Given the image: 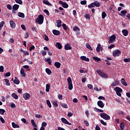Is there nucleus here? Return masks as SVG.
Instances as JSON below:
<instances>
[{
  "label": "nucleus",
  "mask_w": 130,
  "mask_h": 130,
  "mask_svg": "<svg viewBox=\"0 0 130 130\" xmlns=\"http://www.w3.org/2000/svg\"><path fill=\"white\" fill-rule=\"evenodd\" d=\"M45 61L48 62V64L50 66L52 65V59L50 58H45Z\"/></svg>",
  "instance_id": "21"
},
{
  "label": "nucleus",
  "mask_w": 130,
  "mask_h": 130,
  "mask_svg": "<svg viewBox=\"0 0 130 130\" xmlns=\"http://www.w3.org/2000/svg\"><path fill=\"white\" fill-rule=\"evenodd\" d=\"M61 121H62V122L63 123L66 124L67 125H71L72 124L71 123H70L68 120H67L66 118L62 117L61 118Z\"/></svg>",
  "instance_id": "11"
},
{
  "label": "nucleus",
  "mask_w": 130,
  "mask_h": 130,
  "mask_svg": "<svg viewBox=\"0 0 130 130\" xmlns=\"http://www.w3.org/2000/svg\"><path fill=\"white\" fill-rule=\"evenodd\" d=\"M121 54V52L119 49H116L113 51V56L116 58L119 57Z\"/></svg>",
  "instance_id": "4"
},
{
  "label": "nucleus",
  "mask_w": 130,
  "mask_h": 130,
  "mask_svg": "<svg viewBox=\"0 0 130 130\" xmlns=\"http://www.w3.org/2000/svg\"><path fill=\"white\" fill-rule=\"evenodd\" d=\"M23 98L24 100H29V98H31V95L29 93H24Z\"/></svg>",
  "instance_id": "9"
},
{
  "label": "nucleus",
  "mask_w": 130,
  "mask_h": 130,
  "mask_svg": "<svg viewBox=\"0 0 130 130\" xmlns=\"http://www.w3.org/2000/svg\"><path fill=\"white\" fill-rule=\"evenodd\" d=\"M98 99H99V100H105V97L102 96H100Z\"/></svg>",
  "instance_id": "58"
},
{
  "label": "nucleus",
  "mask_w": 130,
  "mask_h": 130,
  "mask_svg": "<svg viewBox=\"0 0 130 130\" xmlns=\"http://www.w3.org/2000/svg\"><path fill=\"white\" fill-rule=\"evenodd\" d=\"M4 67L3 66H0V72L4 73Z\"/></svg>",
  "instance_id": "49"
},
{
  "label": "nucleus",
  "mask_w": 130,
  "mask_h": 130,
  "mask_svg": "<svg viewBox=\"0 0 130 130\" xmlns=\"http://www.w3.org/2000/svg\"><path fill=\"white\" fill-rule=\"evenodd\" d=\"M119 85V82L118 81H115V82H113L112 86H116Z\"/></svg>",
  "instance_id": "48"
},
{
  "label": "nucleus",
  "mask_w": 130,
  "mask_h": 130,
  "mask_svg": "<svg viewBox=\"0 0 130 130\" xmlns=\"http://www.w3.org/2000/svg\"><path fill=\"white\" fill-rule=\"evenodd\" d=\"M73 31L74 32H77L78 31H80V28H79L78 26H75L73 28Z\"/></svg>",
  "instance_id": "37"
},
{
  "label": "nucleus",
  "mask_w": 130,
  "mask_h": 130,
  "mask_svg": "<svg viewBox=\"0 0 130 130\" xmlns=\"http://www.w3.org/2000/svg\"><path fill=\"white\" fill-rule=\"evenodd\" d=\"M43 4H44L45 5H46L47 6H52V4H50L48 1L47 0H44L43 1Z\"/></svg>",
  "instance_id": "23"
},
{
  "label": "nucleus",
  "mask_w": 130,
  "mask_h": 130,
  "mask_svg": "<svg viewBox=\"0 0 130 130\" xmlns=\"http://www.w3.org/2000/svg\"><path fill=\"white\" fill-rule=\"evenodd\" d=\"M101 123H102V124L104 125V126L107 125V123L106 122L104 121L103 120H101Z\"/></svg>",
  "instance_id": "52"
},
{
  "label": "nucleus",
  "mask_w": 130,
  "mask_h": 130,
  "mask_svg": "<svg viewBox=\"0 0 130 130\" xmlns=\"http://www.w3.org/2000/svg\"><path fill=\"white\" fill-rule=\"evenodd\" d=\"M15 2H16V3L17 4H19V5H22L23 4V2L22 0H14Z\"/></svg>",
  "instance_id": "44"
},
{
  "label": "nucleus",
  "mask_w": 130,
  "mask_h": 130,
  "mask_svg": "<svg viewBox=\"0 0 130 130\" xmlns=\"http://www.w3.org/2000/svg\"><path fill=\"white\" fill-rule=\"evenodd\" d=\"M101 48L102 47H101V44H98L96 47V52L99 53L100 52V49H101Z\"/></svg>",
  "instance_id": "30"
},
{
  "label": "nucleus",
  "mask_w": 130,
  "mask_h": 130,
  "mask_svg": "<svg viewBox=\"0 0 130 130\" xmlns=\"http://www.w3.org/2000/svg\"><path fill=\"white\" fill-rule=\"evenodd\" d=\"M126 13H127V11L126 10H122L120 11V13L121 14H120V16H125Z\"/></svg>",
  "instance_id": "26"
},
{
  "label": "nucleus",
  "mask_w": 130,
  "mask_h": 130,
  "mask_svg": "<svg viewBox=\"0 0 130 130\" xmlns=\"http://www.w3.org/2000/svg\"><path fill=\"white\" fill-rule=\"evenodd\" d=\"M56 23H57V27L58 28H59L60 27H61L62 26V21L60 20H58L57 21H56Z\"/></svg>",
  "instance_id": "16"
},
{
  "label": "nucleus",
  "mask_w": 130,
  "mask_h": 130,
  "mask_svg": "<svg viewBox=\"0 0 130 130\" xmlns=\"http://www.w3.org/2000/svg\"><path fill=\"white\" fill-rule=\"evenodd\" d=\"M13 82H14V83L17 85H18L19 84H20V81L18 80V77H15V79L14 81H13Z\"/></svg>",
  "instance_id": "29"
},
{
  "label": "nucleus",
  "mask_w": 130,
  "mask_h": 130,
  "mask_svg": "<svg viewBox=\"0 0 130 130\" xmlns=\"http://www.w3.org/2000/svg\"><path fill=\"white\" fill-rule=\"evenodd\" d=\"M12 125L13 128H20V125H19L17 124H16L15 122H13L12 123Z\"/></svg>",
  "instance_id": "22"
},
{
  "label": "nucleus",
  "mask_w": 130,
  "mask_h": 130,
  "mask_svg": "<svg viewBox=\"0 0 130 130\" xmlns=\"http://www.w3.org/2000/svg\"><path fill=\"white\" fill-rule=\"evenodd\" d=\"M124 61L125 62H130V58H124Z\"/></svg>",
  "instance_id": "56"
},
{
  "label": "nucleus",
  "mask_w": 130,
  "mask_h": 130,
  "mask_svg": "<svg viewBox=\"0 0 130 130\" xmlns=\"http://www.w3.org/2000/svg\"><path fill=\"white\" fill-rule=\"evenodd\" d=\"M100 6H101V3L100 2H98V1H96L92 3L90 5H88V8H91L94 7H100Z\"/></svg>",
  "instance_id": "3"
},
{
  "label": "nucleus",
  "mask_w": 130,
  "mask_h": 130,
  "mask_svg": "<svg viewBox=\"0 0 130 130\" xmlns=\"http://www.w3.org/2000/svg\"><path fill=\"white\" fill-rule=\"evenodd\" d=\"M4 81H5L6 82V85H7V86L11 85V83H10L9 80L8 79H4Z\"/></svg>",
  "instance_id": "34"
},
{
  "label": "nucleus",
  "mask_w": 130,
  "mask_h": 130,
  "mask_svg": "<svg viewBox=\"0 0 130 130\" xmlns=\"http://www.w3.org/2000/svg\"><path fill=\"white\" fill-rule=\"evenodd\" d=\"M59 4L62 5V7L65 9H67L69 7V5L66 2H62V1H59Z\"/></svg>",
  "instance_id": "10"
},
{
  "label": "nucleus",
  "mask_w": 130,
  "mask_h": 130,
  "mask_svg": "<svg viewBox=\"0 0 130 130\" xmlns=\"http://www.w3.org/2000/svg\"><path fill=\"white\" fill-rule=\"evenodd\" d=\"M17 15L20 17V18H25V15L24 13H21V12H18L17 13Z\"/></svg>",
  "instance_id": "25"
},
{
  "label": "nucleus",
  "mask_w": 130,
  "mask_h": 130,
  "mask_svg": "<svg viewBox=\"0 0 130 130\" xmlns=\"http://www.w3.org/2000/svg\"><path fill=\"white\" fill-rule=\"evenodd\" d=\"M81 5H85L87 4L86 1H81L80 2Z\"/></svg>",
  "instance_id": "50"
},
{
  "label": "nucleus",
  "mask_w": 130,
  "mask_h": 130,
  "mask_svg": "<svg viewBox=\"0 0 130 130\" xmlns=\"http://www.w3.org/2000/svg\"><path fill=\"white\" fill-rule=\"evenodd\" d=\"M120 128L121 130H124V122H121L120 123Z\"/></svg>",
  "instance_id": "35"
},
{
  "label": "nucleus",
  "mask_w": 130,
  "mask_h": 130,
  "mask_svg": "<svg viewBox=\"0 0 130 130\" xmlns=\"http://www.w3.org/2000/svg\"><path fill=\"white\" fill-rule=\"evenodd\" d=\"M5 112V110L3 109H0V114L4 115Z\"/></svg>",
  "instance_id": "47"
},
{
  "label": "nucleus",
  "mask_w": 130,
  "mask_h": 130,
  "mask_svg": "<svg viewBox=\"0 0 130 130\" xmlns=\"http://www.w3.org/2000/svg\"><path fill=\"white\" fill-rule=\"evenodd\" d=\"M67 81H68V84H69V89L71 90L73 88V83L72 82L71 78L68 77Z\"/></svg>",
  "instance_id": "6"
},
{
  "label": "nucleus",
  "mask_w": 130,
  "mask_h": 130,
  "mask_svg": "<svg viewBox=\"0 0 130 130\" xmlns=\"http://www.w3.org/2000/svg\"><path fill=\"white\" fill-rule=\"evenodd\" d=\"M5 76L6 77H10V76H11V73L10 72H8V73L5 74Z\"/></svg>",
  "instance_id": "63"
},
{
  "label": "nucleus",
  "mask_w": 130,
  "mask_h": 130,
  "mask_svg": "<svg viewBox=\"0 0 130 130\" xmlns=\"http://www.w3.org/2000/svg\"><path fill=\"white\" fill-rule=\"evenodd\" d=\"M36 22L39 25H41L44 22V16L43 15H39V16H38L37 20H36Z\"/></svg>",
  "instance_id": "2"
},
{
  "label": "nucleus",
  "mask_w": 130,
  "mask_h": 130,
  "mask_svg": "<svg viewBox=\"0 0 130 130\" xmlns=\"http://www.w3.org/2000/svg\"><path fill=\"white\" fill-rule=\"evenodd\" d=\"M64 49L65 50H71L72 46L70 45V44H67L64 45Z\"/></svg>",
  "instance_id": "15"
},
{
  "label": "nucleus",
  "mask_w": 130,
  "mask_h": 130,
  "mask_svg": "<svg viewBox=\"0 0 130 130\" xmlns=\"http://www.w3.org/2000/svg\"><path fill=\"white\" fill-rule=\"evenodd\" d=\"M46 72L47 74H48V75H50L51 74H52V71H51L49 68L46 69Z\"/></svg>",
  "instance_id": "33"
},
{
  "label": "nucleus",
  "mask_w": 130,
  "mask_h": 130,
  "mask_svg": "<svg viewBox=\"0 0 130 130\" xmlns=\"http://www.w3.org/2000/svg\"><path fill=\"white\" fill-rule=\"evenodd\" d=\"M73 114L71 112L68 113V115H67L68 117H71L72 116H73Z\"/></svg>",
  "instance_id": "60"
},
{
  "label": "nucleus",
  "mask_w": 130,
  "mask_h": 130,
  "mask_svg": "<svg viewBox=\"0 0 130 130\" xmlns=\"http://www.w3.org/2000/svg\"><path fill=\"white\" fill-rule=\"evenodd\" d=\"M94 111H96V112H99V113L104 112V111L103 110L99 109L96 107L94 108Z\"/></svg>",
  "instance_id": "42"
},
{
  "label": "nucleus",
  "mask_w": 130,
  "mask_h": 130,
  "mask_svg": "<svg viewBox=\"0 0 130 130\" xmlns=\"http://www.w3.org/2000/svg\"><path fill=\"white\" fill-rule=\"evenodd\" d=\"M56 47H57V48H58L59 50L61 49L62 48L61 44H60V43L57 42V43H56Z\"/></svg>",
  "instance_id": "27"
},
{
  "label": "nucleus",
  "mask_w": 130,
  "mask_h": 130,
  "mask_svg": "<svg viewBox=\"0 0 130 130\" xmlns=\"http://www.w3.org/2000/svg\"><path fill=\"white\" fill-rule=\"evenodd\" d=\"M115 46V45H114V44H111L110 46H108V49H111L114 48Z\"/></svg>",
  "instance_id": "53"
},
{
  "label": "nucleus",
  "mask_w": 130,
  "mask_h": 130,
  "mask_svg": "<svg viewBox=\"0 0 130 130\" xmlns=\"http://www.w3.org/2000/svg\"><path fill=\"white\" fill-rule=\"evenodd\" d=\"M47 125V123L46 122H43L42 123V127H46Z\"/></svg>",
  "instance_id": "59"
},
{
  "label": "nucleus",
  "mask_w": 130,
  "mask_h": 130,
  "mask_svg": "<svg viewBox=\"0 0 130 130\" xmlns=\"http://www.w3.org/2000/svg\"><path fill=\"white\" fill-rule=\"evenodd\" d=\"M114 90H115L116 92H122L123 91V90L119 87H116L115 88H114Z\"/></svg>",
  "instance_id": "18"
},
{
  "label": "nucleus",
  "mask_w": 130,
  "mask_h": 130,
  "mask_svg": "<svg viewBox=\"0 0 130 130\" xmlns=\"http://www.w3.org/2000/svg\"><path fill=\"white\" fill-rule=\"evenodd\" d=\"M46 103H47V105H48V107L51 108H52V105L51 104V103H50V101L49 100H47L46 101Z\"/></svg>",
  "instance_id": "43"
},
{
  "label": "nucleus",
  "mask_w": 130,
  "mask_h": 130,
  "mask_svg": "<svg viewBox=\"0 0 130 130\" xmlns=\"http://www.w3.org/2000/svg\"><path fill=\"white\" fill-rule=\"evenodd\" d=\"M121 83L124 86H127V83L126 82L124 78L121 79Z\"/></svg>",
  "instance_id": "28"
},
{
  "label": "nucleus",
  "mask_w": 130,
  "mask_h": 130,
  "mask_svg": "<svg viewBox=\"0 0 130 130\" xmlns=\"http://www.w3.org/2000/svg\"><path fill=\"white\" fill-rule=\"evenodd\" d=\"M83 122H84V123H85V124L86 125V126H89V122H88L87 120H83Z\"/></svg>",
  "instance_id": "51"
},
{
  "label": "nucleus",
  "mask_w": 130,
  "mask_h": 130,
  "mask_svg": "<svg viewBox=\"0 0 130 130\" xmlns=\"http://www.w3.org/2000/svg\"><path fill=\"white\" fill-rule=\"evenodd\" d=\"M85 18L87 19H90V15L88 14H86L85 15Z\"/></svg>",
  "instance_id": "55"
},
{
  "label": "nucleus",
  "mask_w": 130,
  "mask_h": 130,
  "mask_svg": "<svg viewBox=\"0 0 130 130\" xmlns=\"http://www.w3.org/2000/svg\"><path fill=\"white\" fill-rule=\"evenodd\" d=\"M41 53H42V55L45 56V55H46L47 52L46 51L43 50V51H41Z\"/></svg>",
  "instance_id": "61"
},
{
  "label": "nucleus",
  "mask_w": 130,
  "mask_h": 130,
  "mask_svg": "<svg viewBox=\"0 0 130 130\" xmlns=\"http://www.w3.org/2000/svg\"><path fill=\"white\" fill-rule=\"evenodd\" d=\"M53 105H54V106H55V107H58V104H57V101H54Z\"/></svg>",
  "instance_id": "57"
},
{
  "label": "nucleus",
  "mask_w": 130,
  "mask_h": 130,
  "mask_svg": "<svg viewBox=\"0 0 130 130\" xmlns=\"http://www.w3.org/2000/svg\"><path fill=\"white\" fill-rule=\"evenodd\" d=\"M116 39V36H115V35H113L111 36H110V38H109V43H113L115 41V39Z\"/></svg>",
  "instance_id": "7"
},
{
  "label": "nucleus",
  "mask_w": 130,
  "mask_h": 130,
  "mask_svg": "<svg viewBox=\"0 0 130 130\" xmlns=\"http://www.w3.org/2000/svg\"><path fill=\"white\" fill-rule=\"evenodd\" d=\"M80 59L82 60L87 61V62H89V58H87L86 56H81L80 57Z\"/></svg>",
  "instance_id": "17"
},
{
  "label": "nucleus",
  "mask_w": 130,
  "mask_h": 130,
  "mask_svg": "<svg viewBox=\"0 0 130 130\" xmlns=\"http://www.w3.org/2000/svg\"><path fill=\"white\" fill-rule=\"evenodd\" d=\"M92 58L93 59H94V60L96 61V62H99L101 60V58L97 57H93Z\"/></svg>",
  "instance_id": "41"
},
{
  "label": "nucleus",
  "mask_w": 130,
  "mask_h": 130,
  "mask_svg": "<svg viewBox=\"0 0 130 130\" xmlns=\"http://www.w3.org/2000/svg\"><path fill=\"white\" fill-rule=\"evenodd\" d=\"M61 106L65 109L68 108V106H67L66 103H63L62 104H61Z\"/></svg>",
  "instance_id": "46"
},
{
  "label": "nucleus",
  "mask_w": 130,
  "mask_h": 130,
  "mask_svg": "<svg viewBox=\"0 0 130 130\" xmlns=\"http://www.w3.org/2000/svg\"><path fill=\"white\" fill-rule=\"evenodd\" d=\"M10 27L12 29H15L16 27V23L13 21V20H10Z\"/></svg>",
  "instance_id": "13"
},
{
  "label": "nucleus",
  "mask_w": 130,
  "mask_h": 130,
  "mask_svg": "<svg viewBox=\"0 0 130 130\" xmlns=\"http://www.w3.org/2000/svg\"><path fill=\"white\" fill-rule=\"evenodd\" d=\"M97 74H99V75L102 77L104 79H108V76L105 72H103L102 71L99 70H96Z\"/></svg>",
  "instance_id": "1"
},
{
  "label": "nucleus",
  "mask_w": 130,
  "mask_h": 130,
  "mask_svg": "<svg viewBox=\"0 0 130 130\" xmlns=\"http://www.w3.org/2000/svg\"><path fill=\"white\" fill-rule=\"evenodd\" d=\"M30 121H31V124H32V126H35V127H37L36 123L35 122L34 119L31 120Z\"/></svg>",
  "instance_id": "38"
},
{
  "label": "nucleus",
  "mask_w": 130,
  "mask_h": 130,
  "mask_svg": "<svg viewBox=\"0 0 130 130\" xmlns=\"http://www.w3.org/2000/svg\"><path fill=\"white\" fill-rule=\"evenodd\" d=\"M58 99H59V100H62V95L59 94L58 95Z\"/></svg>",
  "instance_id": "64"
},
{
  "label": "nucleus",
  "mask_w": 130,
  "mask_h": 130,
  "mask_svg": "<svg viewBox=\"0 0 130 130\" xmlns=\"http://www.w3.org/2000/svg\"><path fill=\"white\" fill-rule=\"evenodd\" d=\"M122 33L123 34V36H127L128 34V31L126 29H122Z\"/></svg>",
  "instance_id": "20"
},
{
  "label": "nucleus",
  "mask_w": 130,
  "mask_h": 130,
  "mask_svg": "<svg viewBox=\"0 0 130 130\" xmlns=\"http://www.w3.org/2000/svg\"><path fill=\"white\" fill-rule=\"evenodd\" d=\"M44 13H46V15L49 16L50 14L49 13V11L48 10L46 9H44Z\"/></svg>",
  "instance_id": "54"
},
{
  "label": "nucleus",
  "mask_w": 130,
  "mask_h": 130,
  "mask_svg": "<svg viewBox=\"0 0 130 130\" xmlns=\"http://www.w3.org/2000/svg\"><path fill=\"white\" fill-rule=\"evenodd\" d=\"M19 7H20V6H19V5L14 4V5L12 7V12L14 13H16L15 11L18 10V9H19Z\"/></svg>",
  "instance_id": "8"
},
{
  "label": "nucleus",
  "mask_w": 130,
  "mask_h": 130,
  "mask_svg": "<svg viewBox=\"0 0 130 130\" xmlns=\"http://www.w3.org/2000/svg\"><path fill=\"white\" fill-rule=\"evenodd\" d=\"M50 85L49 84H46V91L47 92H49V91H50Z\"/></svg>",
  "instance_id": "36"
},
{
  "label": "nucleus",
  "mask_w": 130,
  "mask_h": 130,
  "mask_svg": "<svg viewBox=\"0 0 130 130\" xmlns=\"http://www.w3.org/2000/svg\"><path fill=\"white\" fill-rule=\"evenodd\" d=\"M106 16H107V14H106L105 12H104V11L102 12V19H105Z\"/></svg>",
  "instance_id": "39"
},
{
  "label": "nucleus",
  "mask_w": 130,
  "mask_h": 130,
  "mask_svg": "<svg viewBox=\"0 0 130 130\" xmlns=\"http://www.w3.org/2000/svg\"><path fill=\"white\" fill-rule=\"evenodd\" d=\"M53 34L54 35H55L56 36H58L60 35V31L56 30V29H53Z\"/></svg>",
  "instance_id": "19"
},
{
  "label": "nucleus",
  "mask_w": 130,
  "mask_h": 130,
  "mask_svg": "<svg viewBox=\"0 0 130 130\" xmlns=\"http://www.w3.org/2000/svg\"><path fill=\"white\" fill-rule=\"evenodd\" d=\"M54 65L55 67L57 69H59L60 67V63H59V62L56 61L54 63Z\"/></svg>",
  "instance_id": "31"
},
{
  "label": "nucleus",
  "mask_w": 130,
  "mask_h": 130,
  "mask_svg": "<svg viewBox=\"0 0 130 130\" xmlns=\"http://www.w3.org/2000/svg\"><path fill=\"white\" fill-rule=\"evenodd\" d=\"M5 24V22L4 21H2L0 23V28H2L3 27H4V25Z\"/></svg>",
  "instance_id": "62"
},
{
  "label": "nucleus",
  "mask_w": 130,
  "mask_h": 130,
  "mask_svg": "<svg viewBox=\"0 0 130 130\" xmlns=\"http://www.w3.org/2000/svg\"><path fill=\"white\" fill-rule=\"evenodd\" d=\"M20 74L22 75V77H25L26 74L25 73V71H24V69H23V68L21 69Z\"/></svg>",
  "instance_id": "24"
},
{
  "label": "nucleus",
  "mask_w": 130,
  "mask_h": 130,
  "mask_svg": "<svg viewBox=\"0 0 130 130\" xmlns=\"http://www.w3.org/2000/svg\"><path fill=\"white\" fill-rule=\"evenodd\" d=\"M23 68H24V69H26V71H27L28 72L30 71V69H29V66H28V65H24L23 67Z\"/></svg>",
  "instance_id": "45"
},
{
  "label": "nucleus",
  "mask_w": 130,
  "mask_h": 130,
  "mask_svg": "<svg viewBox=\"0 0 130 130\" xmlns=\"http://www.w3.org/2000/svg\"><path fill=\"white\" fill-rule=\"evenodd\" d=\"M100 116L101 117V118L106 120L110 119V116L105 113H101L100 114Z\"/></svg>",
  "instance_id": "5"
},
{
  "label": "nucleus",
  "mask_w": 130,
  "mask_h": 130,
  "mask_svg": "<svg viewBox=\"0 0 130 130\" xmlns=\"http://www.w3.org/2000/svg\"><path fill=\"white\" fill-rule=\"evenodd\" d=\"M61 26L63 28V29H64V30L67 33V31L69 30L68 26H67L66 23H62Z\"/></svg>",
  "instance_id": "14"
},
{
  "label": "nucleus",
  "mask_w": 130,
  "mask_h": 130,
  "mask_svg": "<svg viewBox=\"0 0 130 130\" xmlns=\"http://www.w3.org/2000/svg\"><path fill=\"white\" fill-rule=\"evenodd\" d=\"M86 47L90 50H93V49L91 48V45H90L88 43H86Z\"/></svg>",
  "instance_id": "40"
},
{
  "label": "nucleus",
  "mask_w": 130,
  "mask_h": 130,
  "mask_svg": "<svg viewBox=\"0 0 130 130\" xmlns=\"http://www.w3.org/2000/svg\"><path fill=\"white\" fill-rule=\"evenodd\" d=\"M97 105L99 107L101 108H103L105 107V104L103 103L102 101H98Z\"/></svg>",
  "instance_id": "12"
},
{
  "label": "nucleus",
  "mask_w": 130,
  "mask_h": 130,
  "mask_svg": "<svg viewBox=\"0 0 130 130\" xmlns=\"http://www.w3.org/2000/svg\"><path fill=\"white\" fill-rule=\"evenodd\" d=\"M12 96L15 100H18V95H16V94L15 93H13L12 94Z\"/></svg>",
  "instance_id": "32"
}]
</instances>
